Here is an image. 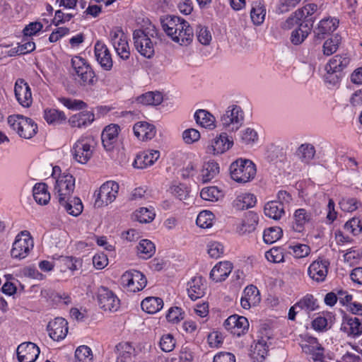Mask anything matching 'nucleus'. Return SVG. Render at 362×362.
<instances>
[{
	"label": "nucleus",
	"instance_id": "54",
	"mask_svg": "<svg viewBox=\"0 0 362 362\" xmlns=\"http://www.w3.org/2000/svg\"><path fill=\"white\" fill-rule=\"evenodd\" d=\"M75 357L78 362H92V351L87 346H80L75 351Z\"/></svg>",
	"mask_w": 362,
	"mask_h": 362
},
{
	"label": "nucleus",
	"instance_id": "34",
	"mask_svg": "<svg viewBox=\"0 0 362 362\" xmlns=\"http://www.w3.org/2000/svg\"><path fill=\"white\" fill-rule=\"evenodd\" d=\"M194 117L197 124L202 127L209 129L216 128L215 117L206 110H197L194 113Z\"/></svg>",
	"mask_w": 362,
	"mask_h": 362
},
{
	"label": "nucleus",
	"instance_id": "33",
	"mask_svg": "<svg viewBox=\"0 0 362 362\" xmlns=\"http://www.w3.org/2000/svg\"><path fill=\"white\" fill-rule=\"evenodd\" d=\"M119 127L117 124L106 127L102 132L101 139L104 148L107 151L112 148V145L117 141Z\"/></svg>",
	"mask_w": 362,
	"mask_h": 362
},
{
	"label": "nucleus",
	"instance_id": "28",
	"mask_svg": "<svg viewBox=\"0 0 362 362\" xmlns=\"http://www.w3.org/2000/svg\"><path fill=\"white\" fill-rule=\"evenodd\" d=\"M233 269V264L228 261L219 262L210 272V278L215 282L225 281Z\"/></svg>",
	"mask_w": 362,
	"mask_h": 362
},
{
	"label": "nucleus",
	"instance_id": "46",
	"mask_svg": "<svg viewBox=\"0 0 362 362\" xmlns=\"http://www.w3.org/2000/svg\"><path fill=\"white\" fill-rule=\"evenodd\" d=\"M266 9L261 3L256 2L253 4L250 11V17L255 25H261L265 18Z\"/></svg>",
	"mask_w": 362,
	"mask_h": 362
},
{
	"label": "nucleus",
	"instance_id": "8",
	"mask_svg": "<svg viewBox=\"0 0 362 362\" xmlns=\"http://www.w3.org/2000/svg\"><path fill=\"white\" fill-rule=\"evenodd\" d=\"M109 40L117 54L122 59L127 60L129 58L130 48L128 43V38L122 28H113L110 32Z\"/></svg>",
	"mask_w": 362,
	"mask_h": 362
},
{
	"label": "nucleus",
	"instance_id": "55",
	"mask_svg": "<svg viewBox=\"0 0 362 362\" xmlns=\"http://www.w3.org/2000/svg\"><path fill=\"white\" fill-rule=\"evenodd\" d=\"M155 212L153 209L141 207L135 212V216L140 223L151 222L155 218Z\"/></svg>",
	"mask_w": 362,
	"mask_h": 362
},
{
	"label": "nucleus",
	"instance_id": "44",
	"mask_svg": "<svg viewBox=\"0 0 362 362\" xmlns=\"http://www.w3.org/2000/svg\"><path fill=\"white\" fill-rule=\"evenodd\" d=\"M139 103L144 105H158L163 101V95L159 92H148L136 98Z\"/></svg>",
	"mask_w": 362,
	"mask_h": 362
},
{
	"label": "nucleus",
	"instance_id": "20",
	"mask_svg": "<svg viewBox=\"0 0 362 362\" xmlns=\"http://www.w3.org/2000/svg\"><path fill=\"white\" fill-rule=\"evenodd\" d=\"M49 336L54 341L64 339L68 333V322L62 317H56L47 325Z\"/></svg>",
	"mask_w": 362,
	"mask_h": 362
},
{
	"label": "nucleus",
	"instance_id": "5",
	"mask_svg": "<svg viewBox=\"0 0 362 362\" xmlns=\"http://www.w3.org/2000/svg\"><path fill=\"white\" fill-rule=\"evenodd\" d=\"M71 65L73 74L81 85L92 86L95 83L97 79L95 72L85 59L75 56L71 59Z\"/></svg>",
	"mask_w": 362,
	"mask_h": 362
},
{
	"label": "nucleus",
	"instance_id": "32",
	"mask_svg": "<svg viewBox=\"0 0 362 362\" xmlns=\"http://www.w3.org/2000/svg\"><path fill=\"white\" fill-rule=\"evenodd\" d=\"M186 21L180 17L175 16H168L161 21L163 30L166 35L172 39L173 36L176 34V30L181 28L182 22Z\"/></svg>",
	"mask_w": 362,
	"mask_h": 362
},
{
	"label": "nucleus",
	"instance_id": "29",
	"mask_svg": "<svg viewBox=\"0 0 362 362\" xmlns=\"http://www.w3.org/2000/svg\"><path fill=\"white\" fill-rule=\"evenodd\" d=\"M206 286L202 276H194L187 283V293L192 300H196L204 296Z\"/></svg>",
	"mask_w": 362,
	"mask_h": 362
},
{
	"label": "nucleus",
	"instance_id": "45",
	"mask_svg": "<svg viewBox=\"0 0 362 362\" xmlns=\"http://www.w3.org/2000/svg\"><path fill=\"white\" fill-rule=\"evenodd\" d=\"M297 155L302 162L309 163L315 157V148L311 144H303L298 147Z\"/></svg>",
	"mask_w": 362,
	"mask_h": 362
},
{
	"label": "nucleus",
	"instance_id": "38",
	"mask_svg": "<svg viewBox=\"0 0 362 362\" xmlns=\"http://www.w3.org/2000/svg\"><path fill=\"white\" fill-rule=\"evenodd\" d=\"M43 118L47 124L57 125L65 122L66 116L63 111L55 108L47 107L43 111Z\"/></svg>",
	"mask_w": 362,
	"mask_h": 362
},
{
	"label": "nucleus",
	"instance_id": "48",
	"mask_svg": "<svg viewBox=\"0 0 362 362\" xmlns=\"http://www.w3.org/2000/svg\"><path fill=\"white\" fill-rule=\"evenodd\" d=\"M214 215L210 211H201L196 220L197 225L202 228H209L214 223Z\"/></svg>",
	"mask_w": 362,
	"mask_h": 362
},
{
	"label": "nucleus",
	"instance_id": "13",
	"mask_svg": "<svg viewBox=\"0 0 362 362\" xmlns=\"http://www.w3.org/2000/svg\"><path fill=\"white\" fill-rule=\"evenodd\" d=\"M302 351L310 356L314 362H322L324 358V348L317 339L313 337H305L300 344Z\"/></svg>",
	"mask_w": 362,
	"mask_h": 362
},
{
	"label": "nucleus",
	"instance_id": "39",
	"mask_svg": "<svg viewBox=\"0 0 362 362\" xmlns=\"http://www.w3.org/2000/svg\"><path fill=\"white\" fill-rule=\"evenodd\" d=\"M256 197L253 194L245 192L238 195L233 202V206L238 210H245L255 205Z\"/></svg>",
	"mask_w": 362,
	"mask_h": 362
},
{
	"label": "nucleus",
	"instance_id": "6",
	"mask_svg": "<svg viewBox=\"0 0 362 362\" xmlns=\"http://www.w3.org/2000/svg\"><path fill=\"white\" fill-rule=\"evenodd\" d=\"M243 122L244 112L242 108L236 105L228 106L221 117L223 129L229 132L238 131Z\"/></svg>",
	"mask_w": 362,
	"mask_h": 362
},
{
	"label": "nucleus",
	"instance_id": "37",
	"mask_svg": "<svg viewBox=\"0 0 362 362\" xmlns=\"http://www.w3.org/2000/svg\"><path fill=\"white\" fill-rule=\"evenodd\" d=\"M116 348L118 351V356L115 362H132L133 358L136 355L134 347L130 343H119Z\"/></svg>",
	"mask_w": 362,
	"mask_h": 362
},
{
	"label": "nucleus",
	"instance_id": "41",
	"mask_svg": "<svg viewBox=\"0 0 362 362\" xmlns=\"http://www.w3.org/2000/svg\"><path fill=\"white\" fill-rule=\"evenodd\" d=\"M264 212L267 216L278 220L284 214V207L282 204L276 201H272L265 204Z\"/></svg>",
	"mask_w": 362,
	"mask_h": 362
},
{
	"label": "nucleus",
	"instance_id": "36",
	"mask_svg": "<svg viewBox=\"0 0 362 362\" xmlns=\"http://www.w3.org/2000/svg\"><path fill=\"white\" fill-rule=\"evenodd\" d=\"M33 196L38 204L47 205L51 198L47 185L44 182L36 183L33 189Z\"/></svg>",
	"mask_w": 362,
	"mask_h": 362
},
{
	"label": "nucleus",
	"instance_id": "19",
	"mask_svg": "<svg viewBox=\"0 0 362 362\" xmlns=\"http://www.w3.org/2000/svg\"><path fill=\"white\" fill-rule=\"evenodd\" d=\"M224 327L233 334L240 337L248 329L249 322L246 317L234 315L226 320Z\"/></svg>",
	"mask_w": 362,
	"mask_h": 362
},
{
	"label": "nucleus",
	"instance_id": "61",
	"mask_svg": "<svg viewBox=\"0 0 362 362\" xmlns=\"http://www.w3.org/2000/svg\"><path fill=\"white\" fill-rule=\"evenodd\" d=\"M207 248L208 254L211 257L214 259L221 257L224 252V247L219 242H209L207 245Z\"/></svg>",
	"mask_w": 362,
	"mask_h": 362
},
{
	"label": "nucleus",
	"instance_id": "27",
	"mask_svg": "<svg viewBox=\"0 0 362 362\" xmlns=\"http://www.w3.org/2000/svg\"><path fill=\"white\" fill-rule=\"evenodd\" d=\"M194 32L192 28L187 21L182 22L181 28L176 30L175 36L173 35L172 40L182 46L189 45L193 40Z\"/></svg>",
	"mask_w": 362,
	"mask_h": 362
},
{
	"label": "nucleus",
	"instance_id": "59",
	"mask_svg": "<svg viewBox=\"0 0 362 362\" xmlns=\"http://www.w3.org/2000/svg\"><path fill=\"white\" fill-rule=\"evenodd\" d=\"M361 203L355 198L344 197L339 202V206L342 211L352 212L358 208Z\"/></svg>",
	"mask_w": 362,
	"mask_h": 362
},
{
	"label": "nucleus",
	"instance_id": "17",
	"mask_svg": "<svg viewBox=\"0 0 362 362\" xmlns=\"http://www.w3.org/2000/svg\"><path fill=\"white\" fill-rule=\"evenodd\" d=\"M15 97L18 103L24 107H29L33 103L30 88L23 78H18L14 86Z\"/></svg>",
	"mask_w": 362,
	"mask_h": 362
},
{
	"label": "nucleus",
	"instance_id": "12",
	"mask_svg": "<svg viewBox=\"0 0 362 362\" xmlns=\"http://www.w3.org/2000/svg\"><path fill=\"white\" fill-rule=\"evenodd\" d=\"M98 302L99 307L105 311L115 312L120 307V300L110 289L100 287L98 293Z\"/></svg>",
	"mask_w": 362,
	"mask_h": 362
},
{
	"label": "nucleus",
	"instance_id": "23",
	"mask_svg": "<svg viewBox=\"0 0 362 362\" xmlns=\"http://www.w3.org/2000/svg\"><path fill=\"white\" fill-rule=\"evenodd\" d=\"M160 152L156 150H147L137 154L133 166L136 168L144 169L154 164L159 158Z\"/></svg>",
	"mask_w": 362,
	"mask_h": 362
},
{
	"label": "nucleus",
	"instance_id": "25",
	"mask_svg": "<svg viewBox=\"0 0 362 362\" xmlns=\"http://www.w3.org/2000/svg\"><path fill=\"white\" fill-rule=\"evenodd\" d=\"M339 21L334 17H327L322 19L315 30V37L322 40L326 35L333 33L339 26Z\"/></svg>",
	"mask_w": 362,
	"mask_h": 362
},
{
	"label": "nucleus",
	"instance_id": "56",
	"mask_svg": "<svg viewBox=\"0 0 362 362\" xmlns=\"http://www.w3.org/2000/svg\"><path fill=\"white\" fill-rule=\"evenodd\" d=\"M344 229L354 235H359L362 232V220L357 217L351 218L344 224Z\"/></svg>",
	"mask_w": 362,
	"mask_h": 362
},
{
	"label": "nucleus",
	"instance_id": "40",
	"mask_svg": "<svg viewBox=\"0 0 362 362\" xmlns=\"http://www.w3.org/2000/svg\"><path fill=\"white\" fill-rule=\"evenodd\" d=\"M141 306L144 312L154 314L162 309L163 301L158 297H148L142 300Z\"/></svg>",
	"mask_w": 362,
	"mask_h": 362
},
{
	"label": "nucleus",
	"instance_id": "63",
	"mask_svg": "<svg viewBox=\"0 0 362 362\" xmlns=\"http://www.w3.org/2000/svg\"><path fill=\"white\" fill-rule=\"evenodd\" d=\"M346 325L349 327V330L348 333L349 334L358 336L361 334L362 324L359 318L356 317L349 318L347 321Z\"/></svg>",
	"mask_w": 362,
	"mask_h": 362
},
{
	"label": "nucleus",
	"instance_id": "16",
	"mask_svg": "<svg viewBox=\"0 0 362 362\" xmlns=\"http://www.w3.org/2000/svg\"><path fill=\"white\" fill-rule=\"evenodd\" d=\"M233 144V139L228 137L226 132H222L211 141L206 152L213 155L222 154L230 149Z\"/></svg>",
	"mask_w": 362,
	"mask_h": 362
},
{
	"label": "nucleus",
	"instance_id": "52",
	"mask_svg": "<svg viewBox=\"0 0 362 362\" xmlns=\"http://www.w3.org/2000/svg\"><path fill=\"white\" fill-rule=\"evenodd\" d=\"M59 260L66 269L71 272L78 270L82 267V260L78 258L61 256Z\"/></svg>",
	"mask_w": 362,
	"mask_h": 362
},
{
	"label": "nucleus",
	"instance_id": "7",
	"mask_svg": "<svg viewBox=\"0 0 362 362\" xmlns=\"http://www.w3.org/2000/svg\"><path fill=\"white\" fill-rule=\"evenodd\" d=\"M33 246L34 243L30 233L28 230H23L15 238L11 250V255L14 259H24L33 250Z\"/></svg>",
	"mask_w": 362,
	"mask_h": 362
},
{
	"label": "nucleus",
	"instance_id": "43",
	"mask_svg": "<svg viewBox=\"0 0 362 362\" xmlns=\"http://www.w3.org/2000/svg\"><path fill=\"white\" fill-rule=\"evenodd\" d=\"M156 251L154 244L148 240H141L137 246V254L140 258L147 259L151 257Z\"/></svg>",
	"mask_w": 362,
	"mask_h": 362
},
{
	"label": "nucleus",
	"instance_id": "42",
	"mask_svg": "<svg viewBox=\"0 0 362 362\" xmlns=\"http://www.w3.org/2000/svg\"><path fill=\"white\" fill-rule=\"evenodd\" d=\"M59 204L64 206L69 214L73 216H78L83 211V206L82 202L78 197H74L71 200L70 199H65L64 203Z\"/></svg>",
	"mask_w": 362,
	"mask_h": 362
},
{
	"label": "nucleus",
	"instance_id": "11",
	"mask_svg": "<svg viewBox=\"0 0 362 362\" xmlns=\"http://www.w3.org/2000/svg\"><path fill=\"white\" fill-rule=\"evenodd\" d=\"M133 40L136 49L142 56L149 59L154 54V46L149 37V32L136 30L133 33Z\"/></svg>",
	"mask_w": 362,
	"mask_h": 362
},
{
	"label": "nucleus",
	"instance_id": "35",
	"mask_svg": "<svg viewBox=\"0 0 362 362\" xmlns=\"http://www.w3.org/2000/svg\"><path fill=\"white\" fill-rule=\"evenodd\" d=\"M219 173V165L214 160H209L203 164L199 177V181L202 183L210 182Z\"/></svg>",
	"mask_w": 362,
	"mask_h": 362
},
{
	"label": "nucleus",
	"instance_id": "9",
	"mask_svg": "<svg viewBox=\"0 0 362 362\" xmlns=\"http://www.w3.org/2000/svg\"><path fill=\"white\" fill-rule=\"evenodd\" d=\"M121 285L129 292L136 293L144 289L147 284L146 276L139 271L125 272L120 279Z\"/></svg>",
	"mask_w": 362,
	"mask_h": 362
},
{
	"label": "nucleus",
	"instance_id": "50",
	"mask_svg": "<svg viewBox=\"0 0 362 362\" xmlns=\"http://www.w3.org/2000/svg\"><path fill=\"white\" fill-rule=\"evenodd\" d=\"M201 197L206 201L214 202L223 196L222 192L217 187H204L200 192Z\"/></svg>",
	"mask_w": 362,
	"mask_h": 362
},
{
	"label": "nucleus",
	"instance_id": "22",
	"mask_svg": "<svg viewBox=\"0 0 362 362\" xmlns=\"http://www.w3.org/2000/svg\"><path fill=\"white\" fill-rule=\"evenodd\" d=\"M119 184L115 181H107L101 185L98 194V199L105 205L114 202L118 194Z\"/></svg>",
	"mask_w": 362,
	"mask_h": 362
},
{
	"label": "nucleus",
	"instance_id": "10",
	"mask_svg": "<svg viewBox=\"0 0 362 362\" xmlns=\"http://www.w3.org/2000/svg\"><path fill=\"white\" fill-rule=\"evenodd\" d=\"M350 62V59L346 55L337 54L329 59L325 65L326 74L325 80L332 84H335L339 80L337 73L341 71Z\"/></svg>",
	"mask_w": 362,
	"mask_h": 362
},
{
	"label": "nucleus",
	"instance_id": "64",
	"mask_svg": "<svg viewBox=\"0 0 362 362\" xmlns=\"http://www.w3.org/2000/svg\"><path fill=\"white\" fill-rule=\"evenodd\" d=\"M197 36L199 42L204 45H209L212 39L209 30L202 25L197 28Z\"/></svg>",
	"mask_w": 362,
	"mask_h": 362
},
{
	"label": "nucleus",
	"instance_id": "58",
	"mask_svg": "<svg viewBox=\"0 0 362 362\" xmlns=\"http://www.w3.org/2000/svg\"><path fill=\"white\" fill-rule=\"evenodd\" d=\"M268 349L266 343L258 342L255 344L252 354V358L256 362H262L267 355Z\"/></svg>",
	"mask_w": 362,
	"mask_h": 362
},
{
	"label": "nucleus",
	"instance_id": "49",
	"mask_svg": "<svg viewBox=\"0 0 362 362\" xmlns=\"http://www.w3.org/2000/svg\"><path fill=\"white\" fill-rule=\"evenodd\" d=\"M282 233L281 228L271 227L264 230L263 240L267 244H272L281 238Z\"/></svg>",
	"mask_w": 362,
	"mask_h": 362
},
{
	"label": "nucleus",
	"instance_id": "26",
	"mask_svg": "<svg viewBox=\"0 0 362 362\" xmlns=\"http://www.w3.org/2000/svg\"><path fill=\"white\" fill-rule=\"evenodd\" d=\"M313 28V21L310 20H304L303 23L298 25L293 30L291 34V42L298 45L304 42L307 38Z\"/></svg>",
	"mask_w": 362,
	"mask_h": 362
},
{
	"label": "nucleus",
	"instance_id": "60",
	"mask_svg": "<svg viewBox=\"0 0 362 362\" xmlns=\"http://www.w3.org/2000/svg\"><path fill=\"white\" fill-rule=\"evenodd\" d=\"M176 341L170 334H166L162 336L160 339L159 345L163 351L170 352L175 347Z\"/></svg>",
	"mask_w": 362,
	"mask_h": 362
},
{
	"label": "nucleus",
	"instance_id": "21",
	"mask_svg": "<svg viewBox=\"0 0 362 362\" xmlns=\"http://www.w3.org/2000/svg\"><path fill=\"white\" fill-rule=\"evenodd\" d=\"M94 52L95 59L100 66L106 71L110 70L113 63L107 45L101 41H97L94 46Z\"/></svg>",
	"mask_w": 362,
	"mask_h": 362
},
{
	"label": "nucleus",
	"instance_id": "57",
	"mask_svg": "<svg viewBox=\"0 0 362 362\" xmlns=\"http://www.w3.org/2000/svg\"><path fill=\"white\" fill-rule=\"evenodd\" d=\"M340 44V37L339 36H334L327 40L323 45V54L329 56L337 50L339 45Z\"/></svg>",
	"mask_w": 362,
	"mask_h": 362
},
{
	"label": "nucleus",
	"instance_id": "4",
	"mask_svg": "<svg viewBox=\"0 0 362 362\" xmlns=\"http://www.w3.org/2000/svg\"><path fill=\"white\" fill-rule=\"evenodd\" d=\"M8 123L11 128L19 136L24 139H30L37 131V124L30 118L21 115H11L8 117Z\"/></svg>",
	"mask_w": 362,
	"mask_h": 362
},
{
	"label": "nucleus",
	"instance_id": "51",
	"mask_svg": "<svg viewBox=\"0 0 362 362\" xmlns=\"http://www.w3.org/2000/svg\"><path fill=\"white\" fill-rule=\"evenodd\" d=\"M296 306H298L300 310H305L308 312L314 311L318 307L317 300L310 294L306 295L296 303Z\"/></svg>",
	"mask_w": 362,
	"mask_h": 362
},
{
	"label": "nucleus",
	"instance_id": "14",
	"mask_svg": "<svg viewBox=\"0 0 362 362\" xmlns=\"http://www.w3.org/2000/svg\"><path fill=\"white\" fill-rule=\"evenodd\" d=\"M329 264L328 259L318 258L310 264L308 274L313 281L323 282L327 276Z\"/></svg>",
	"mask_w": 362,
	"mask_h": 362
},
{
	"label": "nucleus",
	"instance_id": "15",
	"mask_svg": "<svg viewBox=\"0 0 362 362\" xmlns=\"http://www.w3.org/2000/svg\"><path fill=\"white\" fill-rule=\"evenodd\" d=\"M314 213L310 209L300 208L296 209L293 216L292 228L294 231L302 233L305 226L311 224L314 220Z\"/></svg>",
	"mask_w": 362,
	"mask_h": 362
},
{
	"label": "nucleus",
	"instance_id": "2",
	"mask_svg": "<svg viewBox=\"0 0 362 362\" xmlns=\"http://www.w3.org/2000/svg\"><path fill=\"white\" fill-rule=\"evenodd\" d=\"M96 142L93 136H81L73 145L71 152L74 160L86 164L92 158Z\"/></svg>",
	"mask_w": 362,
	"mask_h": 362
},
{
	"label": "nucleus",
	"instance_id": "31",
	"mask_svg": "<svg viewBox=\"0 0 362 362\" xmlns=\"http://www.w3.org/2000/svg\"><path fill=\"white\" fill-rule=\"evenodd\" d=\"M94 119V113L85 110L70 117L69 123L72 127L83 128L91 124Z\"/></svg>",
	"mask_w": 362,
	"mask_h": 362
},
{
	"label": "nucleus",
	"instance_id": "62",
	"mask_svg": "<svg viewBox=\"0 0 362 362\" xmlns=\"http://www.w3.org/2000/svg\"><path fill=\"white\" fill-rule=\"evenodd\" d=\"M265 257L269 262L280 263L284 261L283 250L280 247H272L265 253Z\"/></svg>",
	"mask_w": 362,
	"mask_h": 362
},
{
	"label": "nucleus",
	"instance_id": "53",
	"mask_svg": "<svg viewBox=\"0 0 362 362\" xmlns=\"http://www.w3.org/2000/svg\"><path fill=\"white\" fill-rule=\"evenodd\" d=\"M59 101L66 108L71 110H83L87 107V104L81 100L63 97L59 98Z\"/></svg>",
	"mask_w": 362,
	"mask_h": 362
},
{
	"label": "nucleus",
	"instance_id": "24",
	"mask_svg": "<svg viewBox=\"0 0 362 362\" xmlns=\"http://www.w3.org/2000/svg\"><path fill=\"white\" fill-rule=\"evenodd\" d=\"M261 300L259 291L253 285L245 288L240 299V304L243 308L250 309L252 306H256Z\"/></svg>",
	"mask_w": 362,
	"mask_h": 362
},
{
	"label": "nucleus",
	"instance_id": "3",
	"mask_svg": "<svg viewBox=\"0 0 362 362\" xmlns=\"http://www.w3.org/2000/svg\"><path fill=\"white\" fill-rule=\"evenodd\" d=\"M231 178L238 183H247L252 180L256 175L255 165L250 160L240 158L230 166Z\"/></svg>",
	"mask_w": 362,
	"mask_h": 362
},
{
	"label": "nucleus",
	"instance_id": "18",
	"mask_svg": "<svg viewBox=\"0 0 362 362\" xmlns=\"http://www.w3.org/2000/svg\"><path fill=\"white\" fill-rule=\"evenodd\" d=\"M40 353V348L30 341L23 342L17 348V357L19 362H35Z\"/></svg>",
	"mask_w": 362,
	"mask_h": 362
},
{
	"label": "nucleus",
	"instance_id": "47",
	"mask_svg": "<svg viewBox=\"0 0 362 362\" xmlns=\"http://www.w3.org/2000/svg\"><path fill=\"white\" fill-rule=\"evenodd\" d=\"M240 138L243 144L252 146L258 141V134L254 129L247 127L240 132Z\"/></svg>",
	"mask_w": 362,
	"mask_h": 362
},
{
	"label": "nucleus",
	"instance_id": "30",
	"mask_svg": "<svg viewBox=\"0 0 362 362\" xmlns=\"http://www.w3.org/2000/svg\"><path fill=\"white\" fill-rule=\"evenodd\" d=\"M134 135L141 141H147L153 139L156 135V128L153 124L146 122H139L134 125Z\"/></svg>",
	"mask_w": 362,
	"mask_h": 362
},
{
	"label": "nucleus",
	"instance_id": "1",
	"mask_svg": "<svg viewBox=\"0 0 362 362\" xmlns=\"http://www.w3.org/2000/svg\"><path fill=\"white\" fill-rule=\"evenodd\" d=\"M52 177L55 179L54 194L59 203H64L65 199H70L75 188V178L69 173H62L59 166L52 168Z\"/></svg>",
	"mask_w": 362,
	"mask_h": 362
}]
</instances>
